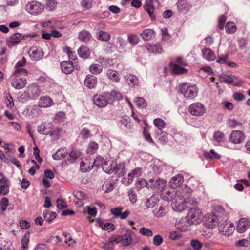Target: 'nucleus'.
I'll return each mask as SVG.
<instances>
[{
	"label": "nucleus",
	"instance_id": "nucleus-33",
	"mask_svg": "<svg viewBox=\"0 0 250 250\" xmlns=\"http://www.w3.org/2000/svg\"><path fill=\"white\" fill-rule=\"evenodd\" d=\"M164 182L161 179H150L149 180V184H148V188H159L164 186Z\"/></svg>",
	"mask_w": 250,
	"mask_h": 250
},
{
	"label": "nucleus",
	"instance_id": "nucleus-44",
	"mask_svg": "<svg viewBox=\"0 0 250 250\" xmlns=\"http://www.w3.org/2000/svg\"><path fill=\"white\" fill-rule=\"evenodd\" d=\"M204 156L207 159H220L221 158L220 155L215 152L213 149H211L209 152L205 153Z\"/></svg>",
	"mask_w": 250,
	"mask_h": 250
},
{
	"label": "nucleus",
	"instance_id": "nucleus-21",
	"mask_svg": "<svg viewBox=\"0 0 250 250\" xmlns=\"http://www.w3.org/2000/svg\"><path fill=\"white\" fill-rule=\"evenodd\" d=\"M183 176L178 174L173 177L169 182V185L171 188H175L181 186L183 182Z\"/></svg>",
	"mask_w": 250,
	"mask_h": 250
},
{
	"label": "nucleus",
	"instance_id": "nucleus-15",
	"mask_svg": "<svg viewBox=\"0 0 250 250\" xmlns=\"http://www.w3.org/2000/svg\"><path fill=\"white\" fill-rule=\"evenodd\" d=\"M94 166V162L90 158L83 159L80 163V168L83 172L90 170Z\"/></svg>",
	"mask_w": 250,
	"mask_h": 250
},
{
	"label": "nucleus",
	"instance_id": "nucleus-29",
	"mask_svg": "<svg viewBox=\"0 0 250 250\" xmlns=\"http://www.w3.org/2000/svg\"><path fill=\"white\" fill-rule=\"evenodd\" d=\"M140 35L143 40L149 41L154 37L155 32L151 29H146L144 30Z\"/></svg>",
	"mask_w": 250,
	"mask_h": 250
},
{
	"label": "nucleus",
	"instance_id": "nucleus-64",
	"mask_svg": "<svg viewBox=\"0 0 250 250\" xmlns=\"http://www.w3.org/2000/svg\"><path fill=\"white\" fill-rule=\"evenodd\" d=\"M121 123L125 127L127 128H130L132 126V124L131 121L127 118H123L121 120Z\"/></svg>",
	"mask_w": 250,
	"mask_h": 250
},
{
	"label": "nucleus",
	"instance_id": "nucleus-40",
	"mask_svg": "<svg viewBox=\"0 0 250 250\" xmlns=\"http://www.w3.org/2000/svg\"><path fill=\"white\" fill-rule=\"evenodd\" d=\"M111 36L109 33L103 31H99L97 34V39L101 41L108 42Z\"/></svg>",
	"mask_w": 250,
	"mask_h": 250
},
{
	"label": "nucleus",
	"instance_id": "nucleus-61",
	"mask_svg": "<svg viewBox=\"0 0 250 250\" xmlns=\"http://www.w3.org/2000/svg\"><path fill=\"white\" fill-rule=\"evenodd\" d=\"M57 214L54 212H50L46 213L44 216V218L45 220L49 222H51L56 217Z\"/></svg>",
	"mask_w": 250,
	"mask_h": 250
},
{
	"label": "nucleus",
	"instance_id": "nucleus-25",
	"mask_svg": "<svg viewBox=\"0 0 250 250\" xmlns=\"http://www.w3.org/2000/svg\"><path fill=\"white\" fill-rule=\"evenodd\" d=\"M203 57L208 61L214 60L215 59V55L214 52L209 48H204L202 50Z\"/></svg>",
	"mask_w": 250,
	"mask_h": 250
},
{
	"label": "nucleus",
	"instance_id": "nucleus-41",
	"mask_svg": "<svg viewBox=\"0 0 250 250\" xmlns=\"http://www.w3.org/2000/svg\"><path fill=\"white\" fill-rule=\"evenodd\" d=\"M225 27L226 32L228 34H233L236 31L237 29V26L234 24V23L230 21L227 22Z\"/></svg>",
	"mask_w": 250,
	"mask_h": 250
},
{
	"label": "nucleus",
	"instance_id": "nucleus-20",
	"mask_svg": "<svg viewBox=\"0 0 250 250\" xmlns=\"http://www.w3.org/2000/svg\"><path fill=\"white\" fill-rule=\"evenodd\" d=\"M22 39H23V37L21 34L20 33L14 34L12 35L8 41H7V44L10 47H12L18 44Z\"/></svg>",
	"mask_w": 250,
	"mask_h": 250
},
{
	"label": "nucleus",
	"instance_id": "nucleus-24",
	"mask_svg": "<svg viewBox=\"0 0 250 250\" xmlns=\"http://www.w3.org/2000/svg\"><path fill=\"white\" fill-rule=\"evenodd\" d=\"M108 78L113 82L118 83L120 80L119 74L116 71L109 69L106 73Z\"/></svg>",
	"mask_w": 250,
	"mask_h": 250
},
{
	"label": "nucleus",
	"instance_id": "nucleus-46",
	"mask_svg": "<svg viewBox=\"0 0 250 250\" xmlns=\"http://www.w3.org/2000/svg\"><path fill=\"white\" fill-rule=\"evenodd\" d=\"M135 102L138 107L146 108L147 107L146 101L142 97L136 98L135 100Z\"/></svg>",
	"mask_w": 250,
	"mask_h": 250
},
{
	"label": "nucleus",
	"instance_id": "nucleus-27",
	"mask_svg": "<svg viewBox=\"0 0 250 250\" xmlns=\"http://www.w3.org/2000/svg\"><path fill=\"white\" fill-rule=\"evenodd\" d=\"M167 210L166 207L161 206L155 208L153 213L156 217H163L167 213Z\"/></svg>",
	"mask_w": 250,
	"mask_h": 250
},
{
	"label": "nucleus",
	"instance_id": "nucleus-59",
	"mask_svg": "<svg viewBox=\"0 0 250 250\" xmlns=\"http://www.w3.org/2000/svg\"><path fill=\"white\" fill-rule=\"evenodd\" d=\"M163 242V237L160 235H156L153 239V244L156 246H159L161 245Z\"/></svg>",
	"mask_w": 250,
	"mask_h": 250
},
{
	"label": "nucleus",
	"instance_id": "nucleus-7",
	"mask_svg": "<svg viewBox=\"0 0 250 250\" xmlns=\"http://www.w3.org/2000/svg\"><path fill=\"white\" fill-rule=\"evenodd\" d=\"M246 136L244 133L240 130L232 131L229 136L230 142L234 144H240L245 139Z\"/></svg>",
	"mask_w": 250,
	"mask_h": 250
},
{
	"label": "nucleus",
	"instance_id": "nucleus-5",
	"mask_svg": "<svg viewBox=\"0 0 250 250\" xmlns=\"http://www.w3.org/2000/svg\"><path fill=\"white\" fill-rule=\"evenodd\" d=\"M155 4H157V5H159L160 2L158 0H146L144 5V10L148 14L150 19L154 21L156 20Z\"/></svg>",
	"mask_w": 250,
	"mask_h": 250
},
{
	"label": "nucleus",
	"instance_id": "nucleus-56",
	"mask_svg": "<svg viewBox=\"0 0 250 250\" xmlns=\"http://www.w3.org/2000/svg\"><path fill=\"white\" fill-rule=\"evenodd\" d=\"M227 20V17L225 15H221L218 18V28L222 30L224 29V24Z\"/></svg>",
	"mask_w": 250,
	"mask_h": 250
},
{
	"label": "nucleus",
	"instance_id": "nucleus-2",
	"mask_svg": "<svg viewBox=\"0 0 250 250\" xmlns=\"http://www.w3.org/2000/svg\"><path fill=\"white\" fill-rule=\"evenodd\" d=\"M180 91L184 96L188 99H193L197 95L198 88L195 85L183 83L180 85Z\"/></svg>",
	"mask_w": 250,
	"mask_h": 250
},
{
	"label": "nucleus",
	"instance_id": "nucleus-30",
	"mask_svg": "<svg viewBox=\"0 0 250 250\" xmlns=\"http://www.w3.org/2000/svg\"><path fill=\"white\" fill-rule=\"evenodd\" d=\"M121 244L124 247H127L132 243V238L130 234H125L120 236Z\"/></svg>",
	"mask_w": 250,
	"mask_h": 250
},
{
	"label": "nucleus",
	"instance_id": "nucleus-6",
	"mask_svg": "<svg viewBox=\"0 0 250 250\" xmlns=\"http://www.w3.org/2000/svg\"><path fill=\"white\" fill-rule=\"evenodd\" d=\"M206 107L200 102H195L188 107V111L193 116H200L206 112Z\"/></svg>",
	"mask_w": 250,
	"mask_h": 250
},
{
	"label": "nucleus",
	"instance_id": "nucleus-9",
	"mask_svg": "<svg viewBox=\"0 0 250 250\" xmlns=\"http://www.w3.org/2000/svg\"><path fill=\"white\" fill-rule=\"evenodd\" d=\"M221 80L226 83L237 86H240L243 83L238 77L232 75H224L221 77Z\"/></svg>",
	"mask_w": 250,
	"mask_h": 250
},
{
	"label": "nucleus",
	"instance_id": "nucleus-37",
	"mask_svg": "<svg viewBox=\"0 0 250 250\" xmlns=\"http://www.w3.org/2000/svg\"><path fill=\"white\" fill-rule=\"evenodd\" d=\"M89 70L92 74L98 75L102 72L103 67L98 64H92L89 67Z\"/></svg>",
	"mask_w": 250,
	"mask_h": 250
},
{
	"label": "nucleus",
	"instance_id": "nucleus-19",
	"mask_svg": "<svg viewBox=\"0 0 250 250\" xmlns=\"http://www.w3.org/2000/svg\"><path fill=\"white\" fill-rule=\"evenodd\" d=\"M249 226V221L245 218H241L238 223L236 230L239 233H243L248 229Z\"/></svg>",
	"mask_w": 250,
	"mask_h": 250
},
{
	"label": "nucleus",
	"instance_id": "nucleus-34",
	"mask_svg": "<svg viewBox=\"0 0 250 250\" xmlns=\"http://www.w3.org/2000/svg\"><path fill=\"white\" fill-rule=\"evenodd\" d=\"M146 48L149 52L153 53H160L162 52V48L160 45L148 44L146 45Z\"/></svg>",
	"mask_w": 250,
	"mask_h": 250
},
{
	"label": "nucleus",
	"instance_id": "nucleus-42",
	"mask_svg": "<svg viewBox=\"0 0 250 250\" xmlns=\"http://www.w3.org/2000/svg\"><path fill=\"white\" fill-rule=\"evenodd\" d=\"M39 108L40 107L38 105H34L32 106L30 109V111L29 115L32 117L39 116L41 113V110Z\"/></svg>",
	"mask_w": 250,
	"mask_h": 250
},
{
	"label": "nucleus",
	"instance_id": "nucleus-58",
	"mask_svg": "<svg viewBox=\"0 0 250 250\" xmlns=\"http://www.w3.org/2000/svg\"><path fill=\"white\" fill-rule=\"evenodd\" d=\"M162 39L164 41H168L171 39V35L168 34L167 29L164 28L161 29Z\"/></svg>",
	"mask_w": 250,
	"mask_h": 250
},
{
	"label": "nucleus",
	"instance_id": "nucleus-63",
	"mask_svg": "<svg viewBox=\"0 0 250 250\" xmlns=\"http://www.w3.org/2000/svg\"><path fill=\"white\" fill-rule=\"evenodd\" d=\"M9 205V201L7 198L4 197L2 198L0 202L1 209L4 211L8 206Z\"/></svg>",
	"mask_w": 250,
	"mask_h": 250
},
{
	"label": "nucleus",
	"instance_id": "nucleus-43",
	"mask_svg": "<svg viewBox=\"0 0 250 250\" xmlns=\"http://www.w3.org/2000/svg\"><path fill=\"white\" fill-rule=\"evenodd\" d=\"M28 74V71L26 69L23 67L16 68V70L13 73V76H18L21 77V75L27 76Z\"/></svg>",
	"mask_w": 250,
	"mask_h": 250
},
{
	"label": "nucleus",
	"instance_id": "nucleus-32",
	"mask_svg": "<svg viewBox=\"0 0 250 250\" xmlns=\"http://www.w3.org/2000/svg\"><path fill=\"white\" fill-rule=\"evenodd\" d=\"M126 78L127 83L130 86L134 87L138 85V79L136 76L129 74L126 76Z\"/></svg>",
	"mask_w": 250,
	"mask_h": 250
},
{
	"label": "nucleus",
	"instance_id": "nucleus-3",
	"mask_svg": "<svg viewBox=\"0 0 250 250\" xmlns=\"http://www.w3.org/2000/svg\"><path fill=\"white\" fill-rule=\"evenodd\" d=\"M187 218V221L190 225H197L202 221L203 215L200 209L193 208L189 210Z\"/></svg>",
	"mask_w": 250,
	"mask_h": 250
},
{
	"label": "nucleus",
	"instance_id": "nucleus-22",
	"mask_svg": "<svg viewBox=\"0 0 250 250\" xmlns=\"http://www.w3.org/2000/svg\"><path fill=\"white\" fill-rule=\"evenodd\" d=\"M82 155V153L79 150L73 148L69 152L67 159L69 162L73 163L76 160L81 158Z\"/></svg>",
	"mask_w": 250,
	"mask_h": 250
},
{
	"label": "nucleus",
	"instance_id": "nucleus-18",
	"mask_svg": "<svg viewBox=\"0 0 250 250\" xmlns=\"http://www.w3.org/2000/svg\"><path fill=\"white\" fill-rule=\"evenodd\" d=\"M61 67L62 71L65 74H70L74 70L73 64L70 61L62 62Z\"/></svg>",
	"mask_w": 250,
	"mask_h": 250
},
{
	"label": "nucleus",
	"instance_id": "nucleus-53",
	"mask_svg": "<svg viewBox=\"0 0 250 250\" xmlns=\"http://www.w3.org/2000/svg\"><path fill=\"white\" fill-rule=\"evenodd\" d=\"M7 49L5 47H3L0 51V64L1 63H5L7 60V55L5 54Z\"/></svg>",
	"mask_w": 250,
	"mask_h": 250
},
{
	"label": "nucleus",
	"instance_id": "nucleus-60",
	"mask_svg": "<svg viewBox=\"0 0 250 250\" xmlns=\"http://www.w3.org/2000/svg\"><path fill=\"white\" fill-rule=\"evenodd\" d=\"M225 138L224 134L220 131L216 132L214 134V139L218 142H221Z\"/></svg>",
	"mask_w": 250,
	"mask_h": 250
},
{
	"label": "nucleus",
	"instance_id": "nucleus-52",
	"mask_svg": "<svg viewBox=\"0 0 250 250\" xmlns=\"http://www.w3.org/2000/svg\"><path fill=\"white\" fill-rule=\"evenodd\" d=\"M74 196L77 199L80 201L85 200L88 199V195L84 192L81 191H76L75 192Z\"/></svg>",
	"mask_w": 250,
	"mask_h": 250
},
{
	"label": "nucleus",
	"instance_id": "nucleus-12",
	"mask_svg": "<svg viewBox=\"0 0 250 250\" xmlns=\"http://www.w3.org/2000/svg\"><path fill=\"white\" fill-rule=\"evenodd\" d=\"M30 58L35 61H38L42 59L43 56V52L42 49L33 46L28 51Z\"/></svg>",
	"mask_w": 250,
	"mask_h": 250
},
{
	"label": "nucleus",
	"instance_id": "nucleus-36",
	"mask_svg": "<svg viewBox=\"0 0 250 250\" xmlns=\"http://www.w3.org/2000/svg\"><path fill=\"white\" fill-rule=\"evenodd\" d=\"M91 38V35L90 33L86 30L82 31L79 35V39L81 41L86 42L90 41Z\"/></svg>",
	"mask_w": 250,
	"mask_h": 250
},
{
	"label": "nucleus",
	"instance_id": "nucleus-23",
	"mask_svg": "<svg viewBox=\"0 0 250 250\" xmlns=\"http://www.w3.org/2000/svg\"><path fill=\"white\" fill-rule=\"evenodd\" d=\"M218 217L214 214H210L208 215L206 225L209 228H213L216 226L218 223Z\"/></svg>",
	"mask_w": 250,
	"mask_h": 250
},
{
	"label": "nucleus",
	"instance_id": "nucleus-47",
	"mask_svg": "<svg viewBox=\"0 0 250 250\" xmlns=\"http://www.w3.org/2000/svg\"><path fill=\"white\" fill-rule=\"evenodd\" d=\"M64 51L67 54L70 59L75 61L77 59L75 52L73 51L70 47L68 46L65 47L64 48Z\"/></svg>",
	"mask_w": 250,
	"mask_h": 250
},
{
	"label": "nucleus",
	"instance_id": "nucleus-31",
	"mask_svg": "<svg viewBox=\"0 0 250 250\" xmlns=\"http://www.w3.org/2000/svg\"><path fill=\"white\" fill-rule=\"evenodd\" d=\"M78 52L79 56L84 59H87L90 54L89 49L86 46H82L79 48Z\"/></svg>",
	"mask_w": 250,
	"mask_h": 250
},
{
	"label": "nucleus",
	"instance_id": "nucleus-11",
	"mask_svg": "<svg viewBox=\"0 0 250 250\" xmlns=\"http://www.w3.org/2000/svg\"><path fill=\"white\" fill-rule=\"evenodd\" d=\"M26 79L25 78L18 76H12V86L17 89H22L26 85Z\"/></svg>",
	"mask_w": 250,
	"mask_h": 250
},
{
	"label": "nucleus",
	"instance_id": "nucleus-55",
	"mask_svg": "<svg viewBox=\"0 0 250 250\" xmlns=\"http://www.w3.org/2000/svg\"><path fill=\"white\" fill-rule=\"evenodd\" d=\"M93 5L92 0H83L81 2L82 6L85 10L90 9Z\"/></svg>",
	"mask_w": 250,
	"mask_h": 250
},
{
	"label": "nucleus",
	"instance_id": "nucleus-26",
	"mask_svg": "<svg viewBox=\"0 0 250 250\" xmlns=\"http://www.w3.org/2000/svg\"><path fill=\"white\" fill-rule=\"evenodd\" d=\"M106 97L108 98L109 103H113L115 100H119L122 98V94L116 90H113L110 93H106Z\"/></svg>",
	"mask_w": 250,
	"mask_h": 250
},
{
	"label": "nucleus",
	"instance_id": "nucleus-35",
	"mask_svg": "<svg viewBox=\"0 0 250 250\" xmlns=\"http://www.w3.org/2000/svg\"><path fill=\"white\" fill-rule=\"evenodd\" d=\"M153 124L159 130L164 129L167 125L166 123L163 119L159 118L155 119L153 121Z\"/></svg>",
	"mask_w": 250,
	"mask_h": 250
},
{
	"label": "nucleus",
	"instance_id": "nucleus-45",
	"mask_svg": "<svg viewBox=\"0 0 250 250\" xmlns=\"http://www.w3.org/2000/svg\"><path fill=\"white\" fill-rule=\"evenodd\" d=\"M113 189V184L110 181L105 182L102 186V189L105 193L110 192Z\"/></svg>",
	"mask_w": 250,
	"mask_h": 250
},
{
	"label": "nucleus",
	"instance_id": "nucleus-8",
	"mask_svg": "<svg viewBox=\"0 0 250 250\" xmlns=\"http://www.w3.org/2000/svg\"><path fill=\"white\" fill-rule=\"evenodd\" d=\"M234 230V226L231 223H221L219 226V233L226 236H230Z\"/></svg>",
	"mask_w": 250,
	"mask_h": 250
},
{
	"label": "nucleus",
	"instance_id": "nucleus-57",
	"mask_svg": "<svg viewBox=\"0 0 250 250\" xmlns=\"http://www.w3.org/2000/svg\"><path fill=\"white\" fill-rule=\"evenodd\" d=\"M228 125L231 128H235L237 126H242L241 122H239L235 119H229L228 122Z\"/></svg>",
	"mask_w": 250,
	"mask_h": 250
},
{
	"label": "nucleus",
	"instance_id": "nucleus-28",
	"mask_svg": "<svg viewBox=\"0 0 250 250\" xmlns=\"http://www.w3.org/2000/svg\"><path fill=\"white\" fill-rule=\"evenodd\" d=\"M30 241V233H26L21 240V247L19 250H28Z\"/></svg>",
	"mask_w": 250,
	"mask_h": 250
},
{
	"label": "nucleus",
	"instance_id": "nucleus-39",
	"mask_svg": "<svg viewBox=\"0 0 250 250\" xmlns=\"http://www.w3.org/2000/svg\"><path fill=\"white\" fill-rule=\"evenodd\" d=\"M5 104L6 106L12 109L14 106V102L10 93H6L5 95Z\"/></svg>",
	"mask_w": 250,
	"mask_h": 250
},
{
	"label": "nucleus",
	"instance_id": "nucleus-1",
	"mask_svg": "<svg viewBox=\"0 0 250 250\" xmlns=\"http://www.w3.org/2000/svg\"><path fill=\"white\" fill-rule=\"evenodd\" d=\"M188 62L183 57L178 56L172 60L169 64L171 73L175 75H182L188 73V70L185 67Z\"/></svg>",
	"mask_w": 250,
	"mask_h": 250
},
{
	"label": "nucleus",
	"instance_id": "nucleus-48",
	"mask_svg": "<svg viewBox=\"0 0 250 250\" xmlns=\"http://www.w3.org/2000/svg\"><path fill=\"white\" fill-rule=\"evenodd\" d=\"M57 5V2L55 0H47L45 5L46 9L49 11H54Z\"/></svg>",
	"mask_w": 250,
	"mask_h": 250
},
{
	"label": "nucleus",
	"instance_id": "nucleus-49",
	"mask_svg": "<svg viewBox=\"0 0 250 250\" xmlns=\"http://www.w3.org/2000/svg\"><path fill=\"white\" fill-rule=\"evenodd\" d=\"M67 154V151L64 149H59L55 155H53V157L55 159H62L64 158Z\"/></svg>",
	"mask_w": 250,
	"mask_h": 250
},
{
	"label": "nucleus",
	"instance_id": "nucleus-13",
	"mask_svg": "<svg viewBox=\"0 0 250 250\" xmlns=\"http://www.w3.org/2000/svg\"><path fill=\"white\" fill-rule=\"evenodd\" d=\"M123 210V208L119 207L111 208L110 212L116 217H119L121 219H125L127 218L130 212L129 210H125L122 212Z\"/></svg>",
	"mask_w": 250,
	"mask_h": 250
},
{
	"label": "nucleus",
	"instance_id": "nucleus-38",
	"mask_svg": "<svg viewBox=\"0 0 250 250\" xmlns=\"http://www.w3.org/2000/svg\"><path fill=\"white\" fill-rule=\"evenodd\" d=\"M28 91L31 93L33 97H38L41 93L39 86L34 84H32L28 87Z\"/></svg>",
	"mask_w": 250,
	"mask_h": 250
},
{
	"label": "nucleus",
	"instance_id": "nucleus-10",
	"mask_svg": "<svg viewBox=\"0 0 250 250\" xmlns=\"http://www.w3.org/2000/svg\"><path fill=\"white\" fill-rule=\"evenodd\" d=\"M93 101L97 106L101 108L105 107L109 103L108 98L106 97V93H104L102 95H95Z\"/></svg>",
	"mask_w": 250,
	"mask_h": 250
},
{
	"label": "nucleus",
	"instance_id": "nucleus-51",
	"mask_svg": "<svg viewBox=\"0 0 250 250\" xmlns=\"http://www.w3.org/2000/svg\"><path fill=\"white\" fill-rule=\"evenodd\" d=\"M128 42L133 45H136L138 43L140 39L137 35L131 34L128 36Z\"/></svg>",
	"mask_w": 250,
	"mask_h": 250
},
{
	"label": "nucleus",
	"instance_id": "nucleus-17",
	"mask_svg": "<svg viewBox=\"0 0 250 250\" xmlns=\"http://www.w3.org/2000/svg\"><path fill=\"white\" fill-rule=\"evenodd\" d=\"M177 4L179 11L183 13H186L188 11L191 7L188 0H179Z\"/></svg>",
	"mask_w": 250,
	"mask_h": 250
},
{
	"label": "nucleus",
	"instance_id": "nucleus-16",
	"mask_svg": "<svg viewBox=\"0 0 250 250\" xmlns=\"http://www.w3.org/2000/svg\"><path fill=\"white\" fill-rule=\"evenodd\" d=\"M97 83V78L92 75H87L84 80V85L90 89L96 87Z\"/></svg>",
	"mask_w": 250,
	"mask_h": 250
},
{
	"label": "nucleus",
	"instance_id": "nucleus-54",
	"mask_svg": "<svg viewBox=\"0 0 250 250\" xmlns=\"http://www.w3.org/2000/svg\"><path fill=\"white\" fill-rule=\"evenodd\" d=\"M139 232L143 235L147 237H151L153 235V232L150 229L142 227L140 229Z\"/></svg>",
	"mask_w": 250,
	"mask_h": 250
},
{
	"label": "nucleus",
	"instance_id": "nucleus-14",
	"mask_svg": "<svg viewBox=\"0 0 250 250\" xmlns=\"http://www.w3.org/2000/svg\"><path fill=\"white\" fill-rule=\"evenodd\" d=\"M54 102L49 96H41L38 101V106L41 108H48L52 106Z\"/></svg>",
	"mask_w": 250,
	"mask_h": 250
},
{
	"label": "nucleus",
	"instance_id": "nucleus-4",
	"mask_svg": "<svg viewBox=\"0 0 250 250\" xmlns=\"http://www.w3.org/2000/svg\"><path fill=\"white\" fill-rule=\"evenodd\" d=\"M25 9L27 12L34 16L39 15L44 10V5L40 2L33 0L28 2L25 5Z\"/></svg>",
	"mask_w": 250,
	"mask_h": 250
},
{
	"label": "nucleus",
	"instance_id": "nucleus-62",
	"mask_svg": "<svg viewBox=\"0 0 250 250\" xmlns=\"http://www.w3.org/2000/svg\"><path fill=\"white\" fill-rule=\"evenodd\" d=\"M9 185H1L0 186V195H5L9 192Z\"/></svg>",
	"mask_w": 250,
	"mask_h": 250
},
{
	"label": "nucleus",
	"instance_id": "nucleus-50",
	"mask_svg": "<svg viewBox=\"0 0 250 250\" xmlns=\"http://www.w3.org/2000/svg\"><path fill=\"white\" fill-rule=\"evenodd\" d=\"M66 116L65 114L63 112H59L57 114H56L54 117V120L57 123L63 122L65 119Z\"/></svg>",
	"mask_w": 250,
	"mask_h": 250
}]
</instances>
